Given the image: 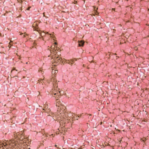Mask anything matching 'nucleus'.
I'll use <instances>...</instances> for the list:
<instances>
[{
	"mask_svg": "<svg viewBox=\"0 0 149 149\" xmlns=\"http://www.w3.org/2000/svg\"><path fill=\"white\" fill-rule=\"evenodd\" d=\"M62 59H61V61H62Z\"/></svg>",
	"mask_w": 149,
	"mask_h": 149,
	"instance_id": "9b49d317",
	"label": "nucleus"
},
{
	"mask_svg": "<svg viewBox=\"0 0 149 149\" xmlns=\"http://www.w3.org/2000/svg\"><path fill=\"white\" fill-rule=\"evenodd\" d=\"M1 36V33H0V36Z\"/></svg>",
	"mask_w": 149,
	"mask_h": 149,
	"instance_id": "1a4fd4ad",
	"label": "nucleus"
},
{
	"mask_svg": "<svg viewBox=\"0 0 149 149\" xmlns=\"http://www.w3.org/2000/svg\"><path fill=\"white\" fill-rule=\"evenodd\" d=\"M66 62L70 64H72L74 63V59H72L70 60L66 61Z\"/></svg>",
	"mask_w": 149,
	"mask_h": 149,
	"instance_id": "7ed1b4c3",
	"label": "nucleus"
},
{
	"mask_svg": "<svg viewBox=\"0 0 149 149\" xmlns=\"http://www.w3.org/2000/svg\"><path fill=\"white\" fill-rule=\"evenodd\" d=\"M98 12L97 11H96L95 13V15H97L98 14Z\"/></svg>",
	"mask_w": 149,
	"mask_h": 149,
	"instance_id": "0eeeda50",
	"label": "nucleus"
},
{
	"mask_svg": "<svg viewBox=\"0 0 149 149\" xmlns=\"http://www.w3.org/2000/svg\"><path fill=\"white\" fill-rule=\"evenodd\" d=\"M30 8H31L30 7H28V8H27V10H29L30 9Z\"/></svg>",
	"mask_w": 149,
	"mask_h": 149,
	"instance_id": "6e6552de",
	"label": "nucleus"
},
{
	"mask_svg": "<svg viewBox=\"0 0 149 149\" xmlns=\"http://www.w3.org/2000/svg\"><path fill=\"white\" fill-rule=\"evenodd\" d=\"M84 41L82 40L78 41V45L79 47H83L84 45Z\"/></svg>",
	"mask_w": 149,
	"mask_h": 149,
	"instance_id": "f03ea898",
	"label": "nucleus"
},
{
	"mask_svg": "<svg viewBox=\"0 0 149 149\" xmlns=\"http://www.w3.org/2000/svg\"><path fill=\"white\" fill-rule=\"evenodd\" d=\"M58 60H60V58H58Z\"/></svg>",
	"mask_w": 149,
	"mask_h": 149,
	"instance_id": "9d476101",
	"label": "nucleus"
},
{
	"mask_svg": "<svg viewBox=\"0 0 149 149\" xmlns=\"http://www.w3.org/2000/svg\"><path fill=\"white\" fill-rule=\"evenodd\" d=\"M59 93H54V95H56V96L55 97H59Z\"/></svg>",
	"mask_w": 149,
	"mask_h": 149,
	"instance_id": "20e7f679",
	"label": "nucleus"
},
{
	"mask_svg": "<svg viewBox=\"0 0 149 149\" xmlns=\"http://www.w3.org/2000/svg\"><path fill=\"white\" fill-rule=\"evenodd\" d=\"M57 44V43L56 42H55L54 43V47H51V49L50 50L51 53H52V52H56L57 51L59 52L60 50V48L56 46Z\"/></svg>",
	"mask_w": 149,
	"mask_h": 149,
	"instance_id": "f257e3e1",
	"label": "nucleus"
},
{
	"mask_svg": "<svg viewBox=\"0 0 149 149\" xmlns=\"http://www.w3.org/2000/svg\"><path fill=\"white\" fill-rule=\"evenodd\" d=\"M80 116H78V117H77L76 118V119L77 120V119H78V118H79V117H80Z\"/></svg>",
	"mask_w": 149,
	"mask_h": 149,
	"instance_id": "39448f33",
	"label": "nucleus"
},
{
	"mask_svg": "<svg viewBox=\"0 0 149 149\" xmlns=\"http://www.w3.org/2000/svg\"><path fill=\"white\" fill-rule=\"evenodd\" d=\"M77 2L76 1H75L74 2V4H77Z\"/></svg>",
	"mask_w": 149,
	"mask_h": 149,
	"instance_id": "423d86ee",
	"label": "nucleus"
}]
</instances>
